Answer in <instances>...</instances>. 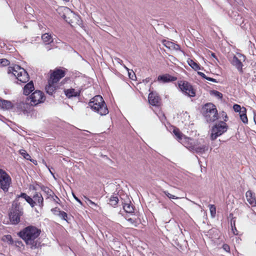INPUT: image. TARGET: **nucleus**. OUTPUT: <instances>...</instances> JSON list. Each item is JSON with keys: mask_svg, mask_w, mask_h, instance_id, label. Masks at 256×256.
<instances>
[{"mask_svg": "<svg viewBox=\"0 0 256 256\" xmlns=\"http://www.w3.org/2000/svg\"><path fill=\"white\" fill-rule=\"evenodd\" d=\"M40 232L41 230L36 226H28L21 230L18 235L30 248L35 249L39 246V242L36 239Z\"/></svg>", "mask_w": 256, "mask_h": 256, "instance_id": "nucleus-1", "label": "nucleus"}, {"mask_svg": "<svg viewBox=\"0 0 256 256\" xmlns=\"http://www.w3.org/2000/svg\"><path fill=\"white\" fill-rule=\"evenodd\" d=\"M88 106L93 111L102 116L108 114L107 106L102 97L100 95L92 98L88 102Z\"/></svg>", "mask_w": 256, "mask_h": 256, "instance_id": "nucleus-2", "label": "nucleus"}, {"mask_svg": "<svg viewBox=\"0 0 256 256\" xmlns=\"http://www.w3.org/2000/svg\"><path fill=\"white\" fill-rule=\"evenodd\" d=\"M59 15L72 26L80 24V20L78 16L74 13L70 8L65 6H60L57 9Z\"/></svg>", "mask_w": 256, "mask_h": 256, "instance_id": "nucleus-3", "label": "nucleus"}, {"mask_svg": "<svg viewBox=\"0 0 256 256\" xmlns=\"http://www.w3.org/2000/svg\"><path fill=\"white\" fill-rule=\"evenodd\" d=\"M202 114L208 122H213L218 118V110L212 103L206 104L202 108Z\"/></svg>", "mask_w": 256, "mask_h": 256, "instance_id": "nucleus-4", "label": "nucleus"}, {"mask_svg": "<svg viewBox=\"0 0 256 256\" xmlns=\"http://www.w3.org/2000/svg\"><path fill=\"white\" fill-rule=\"evenodd\" d=\"M8 74H12L18 81L20 82L26 83L29 80V76L28 72L18 65L8 67Z\"/></svg>", "mask_w": 256, "mask_h": 256, "instance_id": "nucleus-5", "label": "nucleus"}, {"mask_svg": "<svg viewBox=\"0 0 256 256\" xmlns=\"http://www.w3.org/2000/svg\"><path fill=\"white\" fill-rule=\"evenodd\" d=\"M228 128L226 124L224 122H220L216 124L211 129L210 138L212 140L226 132Z\"/></svg>", "mask_w": 256, "mask_h": 256, "instance_id": "nucleus-6", "label": "nucleus"}, {"mask_svg": "<svg viewBox=\"0 0 256 256\" xmlns=\"http://www.w3.org/2000/svg\"><path fill=\"white\" fill-rule=\"evenodd\" d=\"M186 147L190 151L198 154H203L208 150V146L205 145L198 146V143L191 139V141L188 143L184 141Z\"/></svg>", "mask_w": 256, "mask_h": 256, "instance_id": "nucleus-7", "label": "nucleus"}, {"mask_svg": "<svg viewBox=\"0 0 256 256\" xmlns=\"http://www.w3.org/2000/svg\"><path fill=\"white\" fill-rule=\"evenodd\" d=\"M11 182L10 176L4 170L0 169V187L4 192L8 191Z\"/></svg>", "mask_w": 256, "mask_h": 256, "instance_id": "nucleus-8", "label": "nucleus"}, {"mask_svg": "<svg viewBox=\"0 0 256 256\" xmlns=\"http://www.w3.org/2000/svg\"><path fill=\"white\" fill-rule=\"evenodd\" d=\"M23 212L19 206L12 205L10 214V222L14 224H18L20 222V217L22 215Z\"/></svg>", "mask_w": 256, "mask_h": 256, "instance_id": "nucleus-9", "label": "nucleus"}, {"mask_svg": "<svg viewBox=\"0 0 256 256\" xmlns=\"http://www.w3.org/2000/svg\"><path fill=\"white\" fill-rule=\"evenodd\" d=\"M245 60L246 57L244 55L238 53L236 55L233 56L232 59L230 60V62L239 72H242L243 66L242 62H244Z\"/></svg>", "mask_w": 256, "mask_h": 256, "instance_id": "nucleus-10", "label": "nucleus"}, {"mask_svg": "<svg viewBox=\"0 0 256 256\" xmlns=\"http://www.w3.org/2000/svg\"><path fill=\"white\" fill-rule=\"evenodd\" d=\"M31 105L36 106L44 102L45 96L42 92L40 90H36L30 97Z\"/></svg>", "mask_w": 256, "mask_h": 256, "instance_id": "nucleus-11", "label": "nucleus"}, {"mask_svg": "<svg viewBox=\"0 0 256 256\" xmlns=\"http://www.w3.org/2000/svg\"><path fill=\"white\" fill-rule=\"evenodd\" d=\"M181 90L190 96H194L196 93L192 86L187 82L180 81L178 83Z\"/></svg>", "mask_w": 256, "mask_h": 256, "instance_id": "nucleus-12", "label": "nucleus"}, {"mask_svg": "<svg viewBox=\"0 0 256 256\" xmlns=\"http://www.w3.org/2000/svg\"><path fill=\"white\" fill-rule=\"evenodd\" d=\"M50 80L57 84L62 78L65 76L66 71L60 68H56L54 70H50Z\"/></svg>", "mask_w": 256, "mask_h": 256, "instance_id": "nucleus-13", "label": "nucleus"}, {"mask_svg": "<svg viewBox=\"0 0 256 256\" xmlns=\"http://www.w3.org/2000/svg\"><path fill=\"white\" fill-rule=\"evenodd\" d=\"M173 132L175 135L176 138L184 146H186L184 141L186 140L188 143L191 141V138L184 136L178 129L175 128L173 130Z\"/></svg>", "mask_w": 256, "mask_h": 256, "instance_id": "nucleus-14", "label": "nucleus"}, {"mask_svg": "<svg viewBox=\"0 0 256 256\" xmlns=\"http://www.w3.org/2000/svg\"><path fill=\"white\" fill-rule=\"evenodd\" d=\"M148 100L150 104L154 106H158L160 103V98L157 94L152 92L149 94Z\"/></svg>", "mask_w": 256, "mask_h": 256, "instance_id": "nucleus-15", "label": "nucleus"}, {"mask_svg": "<svg viewBox=\"0 0 256 256\" xmlns=\"http://www.w3.org/2000/svg\"><path fill=\"white\" fill-rule=\"evenodd\" d=\"M31 104L26 102H21L18 104L17 108L19 112H23L24 114H26L30 112L32 108Z\"/></svg>", "mask_w": 256, "mask_h": 256, "instance_id": "nucleus-16", "label": "nucleus"}, {"mask_svg": "<svg viewBox=\"0 0 256 256\" xmlns=\"http://www.w3.org/2000/svg\"><path fill=\"white\" fill-rule=\"evenodd\" d=\"M246 196L247 202L250 205L252 206H256V198L254 192L249 190L246 192Z\"/></svg>", "mask_w": 256, "mask_h": 256, "instance_id": "nucleus-17", "label": "nucleus"}, {"mask_svg": "<svg viewBox=\"0 0 256 256\" xmlns=\"http://www.w3.org/2000/svg\"><path fill=\"white\" fill-rule=\"evenodd\" d=\"M57 88V84L48 80V84L46 86V90L48 94H52Z\"/></svg>", "mask_w": 256, "mask_h": 256, "instance_id": "nucleus-18", "label": "nucleus"}, {"mask_svg": "<svg viewBox=\"0 0 256 256\" xmlns=\"http://www.w3.org/2000/svg\"><path fill=\"white\" fill-rule=\"evenodd\" d=\"M176 80V78L169 74H164L158 76V80L164 82H173Z\"/></svg>", "mask_w": 256, "mask_h": 256, "instance_id": "nucleus-19", "label": "nucleus"}, {"mask_svg": "<svg viewBox=\"0 0 256 256\" xmlns=\"http://www.w3.org/2000/svg\"><path fill=\"white\" fill-rule=\"evenodd\" d=\"M51 211L56 216H58L62 219L66 220L67 214L64 211H61L59 208H54L51 210Z\"/></svg>", "mask_w": 256, "mask_h": 256, "instance_id": "nucleus-20", "label": "nucleus"}, {"mask_svg": "<svg viewBox=\"0 0 256 256\" xmlns=\"http://www.w3.org/2000/svg\"><path fill=\"white\" fill-rule=\"evenodd\" d=\"M162 42L166 47L169 49L174 50H180V46L178 44H175L172 42L166 40H163Z\"/></svg>", "mask_w": 256, "mask_h": 256, "instance_id": "nucleus-21", "label": "nucleus"}, {"mask_svg": "<svg viewBox=\"0 0 256 256\" xmlns=\"http://www.w3.org/2000/svg\"><path fill=\"white\" fill-rule=\"evenodd\" d=\"M13 106L12 103L8 100L0 99V108L2 110H10Z\"/></svg>", "mask_w": 256, "mask_h": 256, "instance_id": "nucleus-22", "label": "nucleus"}, {"mask_svg": "<svg viewBox=\"0 0 256 256\" xmlns=\"http://www.w3.org/2000/svg\"><path fill=\"white\" fill-rule=\"evenodd\" d=\"M41 190L46 196V199H50L52 196H54V192L52 190L45 186H41Z\"/></svg>", "mask_w": 256, "mask_h": 256, "instance_id": "nucleus-23", "label": "nucleus"}, {"mask_svg": "<svg viewBox=\"0 0 256 256\" xmlns=\"http://www.w3.org/2000/svg\"><path fill=\"white\" fill-rule=\"evenodd\" d=\"M34 90V86L32 82L27 84L24 88V94L28 96Z\"/></svg>", "mask_w": 256, "mask_h": 256, "instance_id": "nucleus-24", "label": "nucleus"}, {"mask_svg": "<svg viewBox=\"0 0 256 256\" xmlns=\"http://www.w3.org/2000/svg\"><path fill=\"white\" fill-rule=\"evenodd\" d=\"M34 201L35 204H38L41 208L44 206V198L41 194H36L34 196Z\"/></svg>", "mask_w": 256, "mask_h": 256, "instance_id": "nucleus-25", "label": "nucleus"}, {"mask_svg": "<svg viewBox=\"0 0 256 256\" xmlns=\"http://www.w3.org/2000/svg\"><path fill=\"white\" fill-rule=\"evenodd\" d=\"M246 108L244 107H242V111L240 112V114H239L240 120L244 124H246L248 122V120L246 114Z\"/></svg>", "mask_w": 256, "mask_h": 256, "instance_id": "nucleus-26", "label": "nucleus"}, {"mask_svg": "<svg viewBox=\"0 0 256 256\" xmlns=\"http://www.w3.org/2000/svg\"><path fill=\"white\" fill-rule=\"evenodd\" d=\"M19 197H22L26 200L32 206L34 207L35 204V202L34 201L33 199L32 198L29 196H27L24 193L21 194L20 196H19Z\"/></svg>", "mask_w": 256, "mask_h": 256, "instance_id": "nucleus-27", "label": "nucleus"}, {"mask_svg": "<svg viewBox=\"0 0 256 256\" xmlns=\"http://www.w3.org/2000/svg\"><path fill=\"white\" fill-rule=\"evenodd\" d=\"M187 62L188 65L195 70H200V66L190 58L188 59Z\"/></svg>", "mask_w": 256, "mask_h": 256, "instance_id": "nucleus-28", "label": "nucleus"}, {"mask_svg": "<svg viewBox=\"0 0 256 256\" xmlns=\"http://www.w3.org/2000/svg\"><path fill=\"white\" fill-rule=\"evenodd\" d=\"M65 94L68 98L72 96H76L78 95V92L76 91L74 89H68L65 91Z\"/></svg>", "mask_w": 256, "mask_h": 256, "instance_id": "nucleus-29", "label": "nucleus"}, {"mask_svg": "<svg viewBox=\"0 0 256 256\" xmlns=\"http://www.w3.org/2000/svg\"><path fill=\"white\" fill-rule=\"evenodd\" d=\"M42 38L44 42L48 44L52 42V36L48 34H44L42 36Z\"/></svg>", "mask_w": 256, "mask_h": 256, "instance_id": "nucleus-30", "label": "nucleus"}, {"mask_svg": "<svg viewBox=\"0 0 256 256\" xmlns=\"http://www.w3.org/2000/svg\"><path fill=\"white\" fill-rule=\"evenodd\" d=\"M123 208L126 212L132 213L134 211L133 206L130 203L124 204Z\"/></svg>", "mask_w": 256, "mask_h": 256, "instance_id": "nucleus-31", "label": "nucleus"}, {"mask_svg": "<svg viewBox=\"0 0 256 256\" xmlns=\"http://www.w3.org/2000/svg\"><path fill=\"white\" fill-rule=\"evenodd\" d=\"M2 240L9 244H14V241L10 235H4L2 238Z\"/></svg>", "mask_w": 256, "mask_h": 256, "instance_id": "nucleus-32", "label": "nucleus"}, {"mask_svg": "<svg viewBox=\"0 0 256 256\" xmlns=\"http://www.w3.org/2000/svg\"><path fill=\"white\" fill-rule=\"evenodd\" d=\"M118 202V198L117 196H112L110 199V204L112 206L117 204Z\"/></svg>", "mask_w": 256, "mask_h": 256, "instance_id": "nucleus-33", "label": "nucleus"}, {"mask_svg": "<svg viewBox=\"0 0 256 256\" xmlns=\"http://www.w3.org/2000/svg\"><path fill=\"white\" fill-rule=\"evenodd\" d=\"M20 153L24 157V158L32 162V160L30 159V156L26 152L25 150H20Z\"/></svg>", "mask_w": 256, "mask_h": 256, "instance_id": "nucleus-34", "label": "nucleus"}, {"mask_svg": "<svg viewBox=\"0 0 256 256\" xmlns=\"http://www.w3.org/2000/svg\"><path fill=\"white\" fill-rule=\"evenodd\" d=\"M210 210L212 218H214L216 214V208L213 204L209 205Z\"/></svg>", "mask_w": 256, "mask_h": 256, "instance_id": "nucleus-35", "label": "nucleus"}, {"mask_svg": "<svg viewBox=\"0 0 256 256\" xmlns=\"http://www.w3.org/2000/svg\"><path fill=\"white\" fill-rule=\"evenodd\" d=\"M128 222H130V226H137L138 222L136 219L132 218H129L127 219Z\"/></svg>", "mask_w": 256, "mask_h": 256, "instance_id": "nucleus-36", "label": "nucleus"}, {"mask_svg": "<svg viewBox=\"0 0 256 256\" xmlns=\"http://www.w3.org/2000/svg\"><path fill=\"white\" fill-rule=\"evenodd\" d=\"M233 109L234 110V112H239V114H240V112L242 111V107H241L240 105L235 104L233 106Z\"/></svg>", "mask_w": 256, "mask_h": 256, "instance_id": "nucleus-37", "label": "nucleus"}, {"mask_svg": "<svg viewBox=\"0 0 256 256\" xmlns=\"http://www.w3.org/2000/svg\"><path fill=\"white\" fill-rule=\"evenodd\" d=\"M164 193L170 199L176 200L179 198L178 197L170 194L168 191H164Z\"/></svg>", "mask_w": 256, "mask_h": 256, "instance_id": "nucleus-38", "label": "nucleus"}, {"mask_svg": "<svg viewBox=\"0 0 256 256\" xmlns=\"http://www.w3.org/2000/svg\"><path fill=\"white\" fill-rule=\"evenodd\" d=\"M212 94H213L216 97H217L218 98H222V93L216 90H213L212 92Z\"/></svg>", "mask_w": 256, "mask_h": 256, "instance_id": "nucleus-39", "label": "nucleus"}, {"mask_svg": "<svg viewBox=\"0 0 256 256\" xmlns=\"http://www.w3.org/2000/svg\"><path fill=\"white\" fill-rule=\"evenodd\" d=\"M0 63L2 66H6L10 64V62L8 60L4 58L0 60Z\"/></svg>", "mask_w": 256, "mask_h": 256, "instance_id": "nucleus-40", "label": "nucleus"}, {"mask_svg": "<svg viewBox=\"0 0 256 256\" xmlns=\"http://www.w3.org/2000/svg\"><path fill=\"white\" fill-rule=\"evenodd\" d=\"M50 200L54 202L56 204H59L60 202V200L59 199V198L54 194V196H52Z\"/></svg>", "mask_w": 256, "mask_h": 256, "instance_id": "nucleus-41", "label": "nucleus"}, {"mask_svg": "<svg viewBox=\"0 0 256 256\" xmlns=\"http://www.w3.org/2000/svg\"><path fill=\"white\" fill-rule=\"evenodd\" d=\"M84 198L85 200H86V202H88L92 206H97V204L95 202L92 201L90 200L86 196H84Z\"/></svg>", "mask_w": 256, "mask_h": 256, "instance_id": "nucleus-42", "label": "nucleus"}, {"mask_svg": "<svg viewBox=\"0 0 256 256\" xmlns=\"http://www.w3.org/2000/svg\"><path fill=\"white\" fill-rule=\"evenodd\" d=\"M222 248L226 252H229L230 250L229 246L226 244H224L222 246Z\"/></svg>", "mask_w": 256, "mask_h": 256, "instance_id": "nucleus-43", "label": "nucleus"}, {"mask_svg": "<svg viewBox=\"0 0 256 256\" xmlns=\"http://www.w3.org/2000/svg\"><path fill=\"white\" fill-rule=\"evenodd\" d=\"M14 244L17 246H22V243L21 241H15Z\"/></svg>", "mask_w": 256, "mask_h": 256, "instance_id": "nucleus-44", "label": "nucleus"}, {"mask_svg": "<svg viewBox=\"0 0 256 256\" xmlns=\"http://www.w3.org/2000/svg\"><path fill=\"white\" fill-rule=\"evenodd\" d=\"M72 196L80 204V205H82V202H81V200L78 198H77L74 194H72Z\"/></svg>", "mask_w": 256, "mask_h": 256, "instance_id": "nucleus-45", "label": "nucleus"}, {"mask_svg": "<svg viewBox=\"0 0 256 256\" xmlns=\"http://www.w3.org/2000/svg\"><path fill=\"white\" fill-rule=\"evenodd\" d=\"M198 74L200 76L202 77V78H206V76L205 75V74H204V73L202 72H198Z\"/></svg>", "mask_w": 256, "mask_h": 256, "instance_id": "nucleus-46", "label": "nucleus"}, {"mask_svg": "<svg viewBox=\"0 0 256 256\" xmlns=\"http://www.w3.org/2000/svg\"><path fill=\"white\" fill-rule=\"evenodd\" d=\"M206 79L208 80H210V81H211L212 82H216V80L215 79L211 78L206 77Z\"/></svg>", "mask_w": 256, "mask_h": 256, "instance_id": "nucleus-47", "label": "nucleus"}, {"mask_svg": "<svg viewBox=\"0 0 256 256\" xmlns=\"http://www.w3.org/2000/svg\"><path fill=\"white\" fill-rule=\"evenodd\" d=\"M211 56L213 58H215V60H216V61H218V58H216V56L215 55V54L214 53H212V52L211 54Z\"/></svg>", "mask_w": 256, "mask_h": 256, "instance_id": "nucleus-48", "label": "nucleus"}, {"mask_svg": "<svg viewBox=\"0 0 256 256\" xmlns=\"http://www.w3.org/2000/svg\"><path fill=\"white\" fill-rule=\"evenodd\" d=\"M254 121L256 124V114H255L254 116Z\"/></svg>", "mask_w": 256, "mask_h": 256, "instance_id": "nucleus-49", "label": "nucleus"}, {"mask_svg": "<svg viewBox=\"0 0 256 256\" xmlns=\"http://www.w3.org/2000/svg\"><path fill=\"white\" fill-rule=\"evenodd\" d=\"M124 68L128 70V72L129 71V70L128 68H126V66H124Z\"/></svg>", "mask_w": 256, "mask_h": 256, "instance_id": "nucleus-50", "label": "nucleus"}, {"mask_svg": "<svg viewBox=\"0 0 256 256\" xmlns=\"http://www.w3.org/2000/svg\"><path fill=\"white\" fill-rule=\"evenodd\" d=\"M129 76H130V74H132V73L128 72Z\"/></svg>", "mask_w": 256, "mask_h": 256, "instance_id": "nucleus-51", "label": "nucleus"}, {"mask_svg": "<svg viewBox=\"0 0 256 256\" xmlns=\"http://www.w3.org/2000/svg\"><path fill=\"white\" fill-rule=\"evenodd\" d=\"M234 226H235V221L234 220Z\"/></svg>", "mask_w": 256, "mask_h": 256, "instance_id": "nucleus-52", "label": "nucleus"}, {"mask_svg": "<svg viewBox=\"0 0 256 256\" xmlns=\"http://www.w3.org/2000/svg\"><path fill=\"white\" fill-rule=\"evenodd\" d=\"M255 65H256V62Z\"/></svg>", "mask_w": 256, "mask_h": 256, "instance_id": "nucleus-53", "label": "nucleus"}]
</instances>
